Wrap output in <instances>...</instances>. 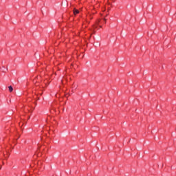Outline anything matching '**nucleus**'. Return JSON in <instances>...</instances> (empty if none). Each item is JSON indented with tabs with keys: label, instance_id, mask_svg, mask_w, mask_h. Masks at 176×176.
Wrapping results in <instances>:
<instances>
[{
	"label": "nucleus",
	"instance_id": "obj_1",
	"mask_svg": "<svg viewBox=\"0 0 176 176\" xmlns=\"http://www.w3.org/2000/svg\"><path fill=\"white\" fill-rule=\"evenodd\" d=\"M1 71L2 72H5L6 71H8V69L5 68V67H3L2 68H1Z\"/></svg>",
	"mask_w": 176,
	"mask_h": 176
},
{
	"label": "nucleus",
	"instance_id": "obj_2",
	"mask_svg": "<svg viewBox=\"0 0 176 176\" xmlns=\"http://www.w3.org/2000/svg\"><path fill=\"white\" fill-rule=\"evenodd\" d=\"M8 89H9V91H10V93H12V91H13V87L9 86V87H8Z\"/></svg>",
	"mask_w": 176,
	"mask_h": 176
},
{
	"label": "nucleus",
	"instance_id": "obj_3",
	"mask_svg": "<svg viewBox=\"0 0 176 176\" xmlns=\"http://www.w3.org/2000/svg\"><path fill=\"white\" fill-rule=\"evenodd\" d=\"M74 14H78L79 13V10H74Z\"/></svg>",
	"mask_w": 176,
	"mask_h": 176
}]
</instances>
